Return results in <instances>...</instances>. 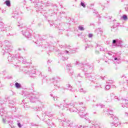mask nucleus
<instances>
[{"label": "nucleus", "mask_w": 128, "mask_h": 128, "mask_svg": "<svg viewBox=\"0 0 128 128\" xmlns=\"http://www.w3.org/2000/svg\"><path fill=\"white\" fill-rule=\"evenodd\" d=\"M55 106L58 108L66 110H68L69 108L70 112H78L80 116L82 118H86V116L88 115V113L84 112H86V107L82 108L80 110H78V108H76V106H77L76 102L64 104H62V102H60L59 104H55Z\"/></svg>", "instance_id": "1"}, {"label": "nucleus", "mask_w": 128, "mask_h": 128, "mask_svg": "<svg viewBox=\"0 0 128 128\" xmlns=\"http://www.w3.org/2000/svg\"><path fill=\"white\" fill-rule=\"evenodd\" d=\"M88 123V126H84L83 128H100V123L95 120H92L88 118L86 119Z\"/></svg>", "instance_id": "2"}, {"label": "nucleus", "mask_w": 128, "mask_h": 128, "mask_svg": "<svg viewBox=\"0 0 128 128\" xmlns=\"http://www.w3.org/2000/svg\"><path fill=\"white\" fill-rule=\"evenodd\" d=\"M12 43L10 42H6V46L3 48V50H4L5 52H12Z\"/></svg>", "instance_id": "3"}, {"label": "nucleus", "mask_w": 128, "mask_h": 128, "mask_svg": "<svg viewBox=\"0 0 128 128\" xmlns=\"http://www.w3.org/2000/svg\"><path fill=\"white\" fill-rule=\"evenodd\" d=\"M58 80H60V78H52L50 81L53 83L54 88L56 90H58V88H60V86L56 84L58 82Z\"/></svg>", "instance_id": "4"}, {"label": "nucleus", "mask_w": 128, "mask_h": 128, "mask_svg": "<svg viewBox=\"0 0 128 128\" xmlns=\"http://www.w3.org/2000/svg\"><path fill=\"white\" fill-rule=\"evenodd\" d=\"M27 98H29L31 102H38V98L36 97V96H32V94H27Z\"/></svg>", "instance_id": "5"}, {"label": "nucleus", "mask_w": 128, "mask_h": 128, "mask_svg": "<svg viewBox=\"0 0 128 128\" xmlns=\"http://www.w3.org/2000/svg\"><path fill=\"white\" fill-rule=\"evenodd\" d=\"M10 26H6L2 22H0V30L2 32L4 30H10Z\"/></svg>", "instance_id": "6"}, {"label": "nucleus", "mask_w": 128, "mask_h": 128, "mask_svg": "<svg viewBox=\"0 0 128 128\" xmlns=\"http://www.w3.org/2000/svg\"><path fill=\"white\" fill-rule=\"evenodd\" d=\"M112 118L114 121L110 123L111 126H118V124H120L118 119L116 116H114Z\"/></svg>", "instance_id": "7"}, {"label": "nucleus", "mask_w": 128, "mask_h": 128, "mask_svg": "<svg viewBox=\"0 0 128 128\" xmlns=\"http://www.w3.org/2000/svg\"><path fill=\"white\" fill-rule=\"evenodd\" d=\"M61 124L64 126H72V124H71L70 121L68 120H61Z\"/></svg>", "instance_id": "8"}, {"label": "nucleus", "mask_w": 128, "mask_h": 128, "mask_svg": "<svg viewBox=\"0 0 128 128\" xmlns=\"http://www.w3.org/2000/svg\"><path fill=\"white\" fill-rule=\"evenodd\" d=\"M113 44H116L117 46H122V41L120 39H116L112 40Z\"/></svg>", "instance_id": "9"}, {"label": "nucleus", "mask_w": 128, "mask_h": 128, "mask_svg": "<svg viewBox=\"0 0 128 128\" xmlns=\"http://www.w3.org/2000/svg\"><path fill=\"white\" fill-rule=\"evenodd\" d=\"M22 34L23 36L25 38H30V36H32V34H30V32L26 30V32H24V30L22 31Z\"/></svg>", "instance_id": "10"}, {"label": "nucleus", "mask_w": 128, "mask_h": 128, "mask_svg": "<svg viewBox=\"0 0 128 128\" xmlns=\"http://www.w3.org/2000/svg\"><path fill=\"white\" fill-rule=\"evenodd\" d=\"M66 70H68V72L70 74H74V70H72V64H68L66 66Z\"/></svg>", "instance_id": "11"}, {"label": "nucleus", "mask_w": 128, "mask_h": 128, "mask_svg": "<svg viewBox=\"0 0 128 128\" xmlns=\"http://www.w3.org/2000/svg\"><path fill=\"white\" fill-rule=\"evenodd\" d=\"M128 96V95H127ZM122 108H128V96L127 98L123 100V104H122Z\"/></svg>", "instance_id": "12"}, {"label": "nucleus", "mask_w": 128, "mask_h": 128, "mask_svg": "<svg viewBox=\"0 0 128 128\" xmlns=\"http://www.w3.org/2000/svg\"><path fill=\"white\" fill-rule=\"evenodd\" d=\"M104 112H108L107 114L108 116H110V118H114V115L112 114V110H110V111L108 110L107 108H106L105 110H104Z\"/></svg>", "instance_id": "13"}, {"label": "nucleus", "mask_w": 128, "mask_h": 128, "mask_svg": "<svg viewBox=\"0 0 128 128\" xmlns=\"http://www.w3.org/2000/svg\"><path fill=\"white\" fill-rule=\"evenodd\" d=\"M126 98H124V99L120 98V97H118L116 96H114V100H115V102H120V100H122V104H124V100L126 98Z\"/></svg>", "instance_id": "14"}, {"label": "nucleus", "mask_w": 128, "mask_h": 128, "mask_svg": "<svg viewBox=\"0 0 128 128\" xmlns=\"http://www.w3.org/2000/svg\"><path fill=\"white\" fill-rule=\"evenodd\" d=\"M76 64H78L77 66H78V68H79V69L82 68V70H84V68H86V66H86V65L82 63L78 64V62H76Z\"/></svg>", "instance_id": "15"}, {"label": "nucleus", "mask_w": 128, "mask_h": 128, "mask_svg": "<svg viewBox=\"0 0 128 128\" xmlns=\"http://www.w3.org/2000/svg\"><path fill=\"white\" fill-rule=\"evenodd\" d=\"M112 94H111L110 96L106 97L104 99V101L106 102H110L112 100Z\"/></svg>", "instance_id": "16"}, {"label": "nucleus", "mask_w": 128, "mask_h": 128, "mask_svg": "<svg viewBox=\"0 0 128 128\" xmlns=\"http://www.w3.org/2000/svg\"><path fill=\"white\" fill-rule=\"evenodd\" d=\"M18 62H22V64H28V61H26V60L25 59H24V58L22 56L18 57Z\"/></svg>", "instance_id": "17"}, {"label": "nucleus", "mask_w": 128, "mask_h": 128, "mask_svg": "<svg viewBox=\"0 0 128 128\" xmlns=\"http://www.w3.org/2000/svg\"><path fill=\"white\" fill-rule=\"evenodd\" d=\"M44 108V104L42 103H40L38 105V107H36L34 110H36V112L37 110H40V108Z\"/></svg>", "instance_id": "18"}, {"label": "nucleus", "mask_w": 128, "mask_h": 128, "mask_svg": "<svg viewBox=\"0 0 128 128\" xmlns=\"http://www.w3.org/2000/svg\"><path fill=\"white\" fill-rule=\"evenodd\" d=\"M14 60H16V58L14 57V56H8V62H14Z\"/></svg>", "instance_id": "19"}, {"label": "nucleus", "mask_w": 128, "mask_h": 128, "mask_svg": "<svg viewBox=\"0 0 128 128\" xmlns=\"http://www.w3.org/2000/svg\"><path fill=\"white\" fill-rule=\"evenodd\" d=\"M46 115L49 118H52L54 116V114H52V112H46Z\"/></svg>", "instance_id": "20"}, {"label": "nucleus", "mask_w": 128, "mask_h": 128, "mask_svg": "<svg viewBox=\"0 0 128 128\" xmlns=\"http://www.w3.org/2000/svg\"><path fill=\"white\" fill-rule=\"evenodd\" d=\"M86 78H88V80H90L91 82H93L94 78L92 77L90 75V76L86 75Z\"/></svg>", "instance_id": "21"}, {"label": "nucleus", "mask_w": 128, "mask_h": 128, "mask_svg": "<svg viewBox=\"0 0 128 128\" xmlns=\"http://www.w3.org/2000/svg\"><path fill=\"white\" fill-rule=\"evenodd\" d=\"M5 4L7 6H10V1L8 0L5 2Z\"/></svg>", "instance_id": "22"}, {"label": "nucleus", "mask_w": 128, "mask_h": 128, "mask_svg": "<svg viewBox=\"0 0 128 128\" xmlns=\"http://www.w3.org/2000/svg\"><path fill=\"white\" fill-rule=\"evenodd\" d=\"M79 30L84 31V26H80L78 27Z\"/></svg>", "instance_id": "23"}, {"label": "nucleus", "mask_w": 128, "mask_h": 128, "mask_svg": "<svg viewBox=\"0 0 128 128\" xmlns=\"http://www.w3.org/2000/svg\"><path fill=\"white\" fill-rule=\"evenodd\" d=\"M66 88L68 90H72V86H70V84H68L66 85Z\"/></svg>", "instance_id": "24"}, {"label": "nucleus", "mask_w": 128, "mask_h": 128, "mask_svg": "<svg viewBox=\"0 0 128 128\" xmlns=\"http://www.w3.org/2000/svg\"><path fill=\"white\" fill-rule=\"evenodd\" d=\"M122 18L124 20H128V16L126 14H124L122 16Z\"/></svg>", "instance_id": "25"}, {"label": "nucleus", "mask_w": 128, "mask_h": 128, "mask_svg": "<svg viewBox=\"0 0 128 128\" xmlns=\"http://www.w3.org/2000/svg\"><path fill=\"white\" fill-rule=\"evenodd\" d=\"M15 86H16V88H20V84L16 82L15 84Z\"/></svg>", "instance_id": "26"}, {"label": "nucleus", "mask_w": 128, "mask_h": 128, "mask_svg": "<svg viewBox=\"0 0 128 128\" xmlns=\"http://www.w3.org/2000/svg\"><path fill=\"white\" fill-rule=\"evenodd\" d=\"M79 92H83V94H86V90H84L82 88L80 89Z\"/></svg>", "instance_id": "27"}, {"label": "nucleus", "mask_w": 128, "mask_h": 128, "mask_svg": "<svg viewBox=\"0 0 128 128\" xmlns=\"http://www.w3.org/2000/svg\"><path fill=\"white\" fill-rule=\"evenodd\" d=\"M114 60H118V62H120V56H118V57H116L114 58Z\"/></svg>", "instance_id": "28"}, {"label": "nucleus", "mask_w": 128, "mask_h": 128, "mask_svg": "<svg viewBox=\"0 0 128 128\" xmlns=\"http://www.w3.org/2000/svg\"><path fill=\"white\" fill-rule=\"evenodd\" d=\"M114 83V81L112 80H108L106 81V84H113Z\"/></svg>", "instance_id": "29"}, {"label": "nucleus", "mask_w": 128, "mask_h": 128, "mask_svg": "<svg viewBox=\"0 0 128 128\" xmlns=\"http://www.w3.org/2000/svg\"><path fill=\"white\" fill-rule=\"evenodd\" d=\"M80 5L84 8H86V4H84V2H81Z\"/></svg>", "instance_id": "30"}, {"label": "nucleus", "mask_w": 128, "mask_h": 128, "mask_svg": "<svg viewBox=\"0 0 128 128\" xmlns=\"http://www.w3.org/2000/svg\"><path fill=\"white\" fill-rule=\"evenodd\" d=\"M96 106H99V108H104V106H102V104H97Z\"/></svg>", "instance_id": "31"}, {"label": "nucleus", "mask_w": 128, "mask_h": 128, "mask_svg": "<svg viewBox=\"0 0 128 128\" xmlns=\"http://www.w3.org/2000/svg\"><path fill=\"white\" fill-rule=\"evenodd\" d=\"M106 90H110V85L108 84L106 86Z\"/></svg>", "instance_id": "32"}, {"label": "nucleus", "mask_w": 128, "mask_h": 128, "mask_svg": "<svg viewBox=\"0 0 128 128\" xmlns=\"http://www.w3.org/2000/svg\"><path fill=\"white\" fill-rule=\"evenodd\" d=\"M53 98H54V101L58 100V97H56V96H53Z\"/></svg>", "instance_id": "33"}, {"label": "nucleus", "mask_w": 128, "mask_h": 128, "mask_svg": "<svg viewBox=\"0 0 128 128\" xmlns=\"http://www.w3.org/2000/svg\"><path fill=\"white\" fill-rule=\"evenodd\" d=\"M6 120H8V117H6L5 118H3L2 122L4 124H6Z\"/></svg>", "instance_id": "34"}, {"label": "nucleus", "mask_w": 128, "mask_h": 128, "mask_svg": "<svg viewBox=\"0 0 128 128\" xmlns=\"http://www.w3.org/2000/svg\"><path fill=\"white\" fill-rule=\"evenodd\" d=\"M78 76H79L80 78H84V75L81 74H78Z\"/></svg>", "instance_id": "35"}, {"label": "nucleus", "mask_w": 128, "mask_h": 128, "mask_svg": "<svg viewBox=\"0 0 128 128\" xmlns=\"http://www.w3.org/2000/svg\"><path fill=\"white\" fill-rule=\"evenodd\" d=\"M8 124L9 126L12 124V121H8Z\"/></svg>", "instance_id": "36"}, {"label": "nucleus", "mask_w": 128, "mask_h": 128, "mask_svg": "<svg viewBox=\"0 0 128 128\" xmlns=\"http://www.w3.org/2000/svg\"><path fill=\"white\" fill-rule=\"evenodd\" d=\"M62 60H68V58H67L62 57Z\"/></svg>", "instance_id": "37"}, {"label": "nucleus", "mask_w": 128, "mask_h": 128, "mask_svg": "<svg viewBox=\"0 0 128 128\" xmlns=\"http://www.w3.org/2000/svg\"><path fill=\"white\" fill-rule=\"evenodd\" d=\"M88 38H92V34H89Z\"/></svg>", "instance_id": "38"}, {"label": "nucleus", "mask_w": 128, "mask_h": 128, "mask_svg": "<svg viewBox=\"0 0 128 128\" xmlns=\"http://www.w3.org/2000/svg\"><path fill=\"white\" fill-rule=\"evenodd\" d=\"M18 26H19V28H22V24H18Z\"/></svg>", "instance_id": "39"}, {"label": "nucleus", "mask_w": 128, "mask_h": 128, "mask_svg": "<svg viewBox=\"0 0 128 128\" xmlns=\"http://www.w3.org/2000/svg\"><path fill=\"white\" fill-rule=\"evenodd\" d=\"M18 126H19V128H22V125L20 124V123H18Z\"/></svg>", "instance_id": "40"}, {"label": "nucleus", "mask_w": 128, "mask_h": 128, "mask_svg": "<svg viewBox=\"0 0 128 128\" xmlns=\"http://www.w3.org/2000/svg\"><path fill=\"white\" fill-rule=\"evenodd\" d=\"M79 104H80V106H82V104H84V102H80Z\"/></svg>", "instance_id": "41"}, {"label": "nucleus", "mask_w": 128, "mask_h": 128, "mask_svg": "<svg viewBox=\"0 0 128 128\" xmlns=\"http://www.w3.org/2000/svg\"><path fill=\"white\" fill-rule=\"evenodd\" d=\"M125 116H128V112H125Z\"/></svg>", "instance_id": "42"}, {"label": "nucleus", "mask_w": 128, "mask_h": 128, "mask_svg": "<svg viewBox=\"0 0 128 128\" xmlns=\"http://www.w3.org/2000/svg\"><path fill=\"white\" fill-rule=\"evenodd\" d=\"M122 78H126V76H122Z\"/></svg>", "instance_id": "43"}, {"label": "nucleus", "mask_w": 128, "mask_h": 128, "mask_svg": "<svg viewBox=\"0 0 128 128\" xmlns=\"http://www.w3.org/2000/svg\"><path fill=\"white\" fill-rule=\"evenodd\" d=\"M108 54L109 56H112V52H108Z\"/></svg>", "instance_id": "44"}, {"label": "nucleus", "mask_w": 128, "mask_h": 128, "mask_svg": "<svg viewBox=\"0 0 128 128\" xmlns=\"http://www.w3.org/2000/svg\"><path fill=\"white\" fill-rule=\"evenodd\" d=\"M65 52H66V54H68V50H65Z\"/></svg>", "instance_id": "45"}, {"label": "nucleus", "mask_w": 128, "mask_h": 128, "mask_svg": "<svg viewBox=\"0 0 128 128\" xmlns=\"http://www.w3.org/2000/svg\"><path fill=\"white\" fill-rule=\"evenodd\" d=\"M48 72H52V70H50V68H48Z\"/></svg>", "instance_id": "46"}, {"label": "nucleus", "mask_w": 128, "mask_h": 128, "mask_svg": "<svg viewBox=\"0 0 128 128\" xmlns=\"http://www.w3.org/2000/svg\"><path fill=\"white\" fill-rule=\"evenodd\" d=\"M100 50H104V49L102 48H100Z\"/></svg>", "instance_id": "47"}, {"label": "nucleus", "mask_w": 128, "mask_h": 128, "mask_svg": "<svg viewBox=\"0 0 128 128\" xmlns=\"http://www.w3.org/2000/svg\"><path fill=\"white\" fill-rule=\"evenodd\" d=\"M29 74H34V72H30Z\"/></svg>", "instance_id": "48"}, {"label": "nucleus", "mask_w": 128, "mask_h": 128, "mask_svg": "<svg viewBox=\"0 0 128 128\" xmlns=\"http://www.w3.org/2000/svg\"><path fill=\"white\" fill-rule=\"evenodd\" d=\"M95 88H100V86H95Z\"/></svg>", "instance_id": "49"}, {"label": "nucleus", "mask_w": 128, "mask_h": 128, "mask_svg": "<svg viewBox=\"0 0 128 128\" xmlns=\"http://www.w3.org/2000/svg\"><path fill=\"white\" fill-rule=\"evenodd\" d=\"M50 96H52V94H50Z\"/></svg>", "instance_id": "50"}, {"label": "nucleus", "mask_w": 128, "mask_h": 128, "mask_svg": "<svg viewBox=\"0 0 128 128\" xmlns=\"http://www.w3.org/2000/svg\"><path fill=\"white\" fill-rule=\"evenodd\" d=\"M40 40V38H37V41Z\"/></svg>", "instance_id": "51"}, {"label": "nucleus", "mask_w": 128, "mask_h": 128, "mask_svg": "<svg viewBox=\"0 0 128 128\" xmlns=\"http://www.w3.org/2000/svg\"><path fill=\"white\" fill-rule=\"evenodd\" d=\"M101 78H102V80H104V78H102V76L101 77Z\"/></svg>", "instance_id": "52"}, {"label": "nucleus", "mask_w": 128, "mask_h": 128, "mask_svg": "<svg viewBox=\"0 0 128 128\" xmlns=\"http://www.w3.org/2000/svg\"><path fill=\"white\" fill-rule=\"evenodd\" d=\"M86 48H88V47H86V46L85 47V50H86Z\"/></svg>", "instance_id": "53"}, {"label": "nucleus", "mask_w": 128, "mask_h": 128, "mask_svg": "<svg viewBox=\"0 0 128 128\" xmlns=\"http://www.w3.org/2000/svg\"><path fill=\"white\" fill-rule=\"evenodd\" d=\"M37 38H40V36H38Z\"/></svg>", "instance_id": "54"}, {"label": "nucleus", "mask_w": 128, "mask_h": 128, "mask_svg": "<svg viewBox=\"0 0 128 128\" xmlns=\"http://www.w3.org/2000/svg\"><path fill=\"white\" fill-rule=\"evenodd\" d=\"M12 18H14V16H12Z\"/></svg>", "instance_id": "55"}, {"label": "nucleus", "mask_w": 128, "mask_h": 128, "mask_svg": "<svg viewBox=\"0 0 128 128\" xmlns=\"http://www.w3.org/2000/svg\"><path fill=\"white\" fill-rule=\"evenodd\" d=\"M19 50H20V49H18Z\"/></svg>", "instance_id": "56"}, {"label": "nucleus", "mask_w": 128, "mask_h": 128, "mask_svg": "<svg viewBox=\"0 0 128 128\" xmlns=\"http://www.w3.org/2000/svg\"><path fill=\"white\" fill-rule=\"evenodd\" d=\"M64 102H66V100H64Z\"/></svg>", "instance_id": "57"}, {"label": "nucleus", "mask_w": 128, "mask_h": 128, "mask_svg": "<svg viewBox=\"0 0 128 128\" xmlns=\"http://www.w3.org/2000/svg\"><path fill=\"white\" fill-rule=\"evenodd\" d=\"M94 114H96V112H94Z\"/></svg>", "instance_id": "58"}, {"label": "nucleus", "mask_w": 128, "mask_h": 128, "mask_svg": "<svg viewBox=\"0 0 128 128\" xmlns=\"http://www.w3.org/2000/svg\"><path fill=\"white\" fill-rule=\"evenodd\" d=\"M76 2V0H75Z\"/></svg>", "instance_id": "59"}, {"label": "nucleus", "mask_w": 128, "mask_h": 128, "mask_svg": "<svg viewBox=\"0 0 128 128\" xmlns=\"http://www.w3.org/2000/svg\"><path fill=\"white\" fill-rule=\"evenodd\" d=\"M126 82H128V80H126Z\"/></svg>", "instance_id": "60"}]
</instances>
